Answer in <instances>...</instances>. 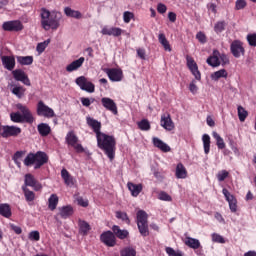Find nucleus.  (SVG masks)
Wrapping results in <instances>:
<instances>
[{"label": "nucleus", "instance_id": "0eeeda50", "mask_svg": "<svg viewBox=\"0 0 256 256\" xmlns=\"http://www.w3.org/2000/svg\"><path fill=\"white\" fill-rule=\"evenodd\" d=\"M0 135L4 139H9V137H19V135H21V128L9 125L1 126Z\"/></svg>", "mask_w": 256, "mask_h": 256}, {"label": "nucleus", "instance_id": "4d7b16f0", "mask_svg": "<svg viewBox=\"0 0 256 256\" xmlns=\"http://www.w3.org/2000/svg\"><path fill=\"white\" fill-rule=\"evenodd\" d=\"M158 199H160V201H172L171 195L167 194L165 191H161L158 194Z\"/></svg>", "mask_w": 256, "mask_h": 256}, {"label": "nucleus", "instance_id": "c756f323", "mask_svg": "<svg viewBox=\"0 0 256 256\" xmlns=\"http://www.w3.org/2000/svg\"><path fill=\"white\" fill-rule=\"evenodd\" d=\"M59 211V215L62 219H69V217L74 213L73 206L71 205L63 206L59 208Z\"/></svg>", "mask_w": 256, "mask_h": 256}, {"label": "nucleus", "instance_id": "f257e3e1", "mask_svg": "<svg viewBox=\"0 0 256 256\" xmlns=\"http://www.w3.org/2000/svg\"><path fill=\"white\" fill-rule=\"evenodd\" d=\"M41 26L45 31L53 29L57 31L61 26V19H63V14L59 11H49L46 8H41L40 10Z\"/></svg>", "mask_w": 256, "mask_h": 256}, {"label": "nucleus", "instance_id": "603ef678", "mask_svg": "<svg viewBox=\"0 0 256 256\" xmlns=\"http://www.w3.org/2000/svg\"><path fill=\"white\" fill-rule=\"evenodd\" d=\"M28 239L30 241H40L41 240V234L37 230L31 231L28 234Z\"/></svg>", "mask_w": 256, "mask_h": 256}, {"label": "nucleus", "instance_id": "6e6d98bb", "mask_svg": "<svg viewBox=\"0 0 256 256\" xmlns=\"http://www.w3.org/2000/svg\"><path fill=\"white\" fill-rule=\"evenodd\" d=\"M23 155H25V152L23 151H17L15 152L14 156H13V161L16 165H18L19 167H21V162H19V159H21V157H23Z\"/></svg>", "mask_w": 256, "mask_h": 256}, {"label": "nucleus", "instance_id": "393cba45", "mask_svg": "<svg viewBox=\"0 0 256 256\" xmlns=\"http://www.w3.org/2000/svg\"><path fill=\"white\" fill-rule=\"evenodd\" d=\"M112 232L114 233L115 237L117 239H127L129 237V231L128 230H122L121 227L117 225L112 226Z\"/></svg>", "mask_w": 256, "mask_h": 256}, {"label": "nucleus", "instance_id": "c9c22d12", "mask_svg": "<svg viewBox=\"0 0 256 256\" xmlns=\"http://www.w3.org/2000/svg\"><path fill=\"white\" fill-rule=\"evenodd\" d=\"M22 191L24 193L25 200L27 201V203H29V205H31V203L35 201V192L31 191L25 186H22Z\"/></svg>", "mask_w": 256, "mask_h": 256}, {"label": "nucleus", "instance_id": "a211bd4d", "mask_svg": "<svg viewBox=\"0 0 256 256\" xmlns=\"http://www.w3.org/2000/svg\"><path fill=\"white\" fill-rule=\"evenodd\" d=\"M222 193L229 204L230 211L232 213H237V198H235L227 188H223Z\"/></svg>", "mask_w": 256, "mask_h": 256}, {"label": "nucleus", "instance_id": "69168bd1", "mask_svg": "<svg viewBox=\"0 0 256 256\" xmlns=\"http://www.w3.org/2000/svg\"><path fill=\"white\" fill-rule=\"evenodd\" d=\"M10 229H11L12 231H14V233H16V235H21V233H23V229H21L20 226H17V225H15V224H11V225H10Z\"/></svg>", "mask_w": 256, "mask_h": 256}, {"label": "nucleus", "instance_id": "cd10ccee", "mask_svg": "<svg viewBox=\"0 0 256 256\" xmlns=\"http://www.w3.org/2000/svg\"><path fill=\"white\" fill-rule=\"evenodd\" d=\"M78 227H79V233L80 235H83V237H86V235H89V231H91V225L85 220H78Z\"/></svg>", "mask_w": 256, "mask_h": 256}, {"label": "nucleus", "instance_id": "473e14b6", "mask_svg": "<svg viewBox=\"0 0 256 256\" xmlns=\"http://www.w3.org/2000/svg\"><path fill=\"white\" fill-rule=\"evenodd\" d=\"M57 205H59V196H57V194H51L48 199V209H50V211H55Z\"/></svg>", "mask_w": 256, "mask_h": 256}, {"label": "nucleus", "instance_id": "f704fd0d", "mask_svg": "<svg viewBox=\"0 0 256 256\" xmlns=\"http://www.w3.org/2000/svg\"><path fill=\"white\" fill-rule=\"evenodd\" d=\"M202 143L205 155H209V152L211 151V136H209V134H204L202 136Z\"/></svg>", "mask_w": 256, "mask_h": 256}, {"label": "nucleus", "instance_id": "dca6fc26", "mask_svg": "<svg viewBox=\"0 0 256 256\" xmlns=\"http://www.w3.org/2000/svg\"><path fill=\"white\" fill-rule=\"evenodd\" d=\"M22 187H33L34 191H40V189H42V186L39 183V181H37V179H35V176H33V174L30 173L24 176V185H22Z\"/></svg>", "mask_w": 256, "mask_h": 256}, {"label": "nucleus", "instance_id": "2eb2a0df", "mask_svg": "<svg viewBox=\"0 0 256 256\" xmlns=\"http://www.w3.org/2000/svg\"><path fill=\"white\" fill-rule=\"evenodd\" d=\"M101 103L104 109L110 111V113H113V115H119V110L117 109V103H115V100L109 97H103L101 99Z\"/></svg>", "mask_w": 256, "mask_h": 256}, {"label": "nucleus", "instance_id": "864d4df0", "mask_svg": "<svg viewBox=\"0 0 256 256\" xmlns=\"http://www.w3.org/2000/svg\"><path fill=\"white\" fill-rule=\"evenodd\" d=\"M165 251L168 256H183V252H181L179 250L175 251V249H173L172 247H166Z\"/></svg>", "mask_w": 256, "mask_h": 256}, {"label": "nucleus", "instance_id": "13d9d810", "mask_svg": "<svg viewBox=\"0 0 256 256\" xmlns=\"http://www.w3.org/2000/svg\"><path fill=\"white\" fill-rule=\"evenodd\" d=\"M133 17H135V14H133V12H129V11L124 12L123 14L124 23H131V19H133Z\"/></svg>", "mask_w": 256, "mask_h": 256}, {"label": "nucleus", "instance_id": "39448f33", "mask_svg": "<svg viewBox=\"0 0 256 256\" xmlns=\"http://www.w3.org/2000/svg\"><path fill=\"white\" fill-rule=\"evenodd\" d=\"M147 212L139 210L136 214V223L142 237H149V221Z\"/></svg>", "mask_w": 256, "mask_h": 256}, {"label": "nucleus", "instance_id": "774afa93", "mask_svg": "<svg viewBox=\"0 0 256 256\" xmlns=\"http://www.w3.org/2000/svg\"><path fill=\"white\" fill-rule=\"evenodd\" d=\"M189 91H191L193 93V95H195V93H197L198 88L197 85L195 84V80H193L190 85H189Z\"/></svg>", "mask_w": 256, "mask_h": 256}, {"label": "nucleus", "instance_id": "1a4fd4ad", "mask_svg": "<svg viewBox=\"0 0 256 256\" xmlns=\"http://www.w3.org/2000/svg\"><path fill=\"white\" fill-rule=\"evenodd\" d=\"M100 241L106 245V247H115V245H117V238L111 230L103 232L100 235Z\"/></svg>", "mask_w": 256, "mask_h": 256}, {"label": "nucleus", "instance_id": "6ab92c4d", "mask_svg": "<svg viewBox=\"0 0 256 256\" xmlns=\"http://www.w3.org/2000/svg\"><path fill=\"white\" fill-rule=\"evenodd\" d=\"M101 33L103 35H108L109 37H121L123 33H125V30L119 27L104 26L101 30Z\"/></svg>", "mask_w": 256, "mask_h": 256}, {"label": "nucleus", "instance_id": "c85d7f7f", "mask_svg": "<svg viewBox=\"0 0 256 256\" xmlns=\"http://www.w3.org/2000/svg\"><path fill=\"white\" fill-rule=\"evenodd\" d=\"M153 145L160 149V151H163V153H169V151H171V147L159 138H153Z\"/></svg>", "mask_w": 256, "mask_h": 256}, {"label": "nucleus", "instance_id": "4be33fe9", "mask_svg": "<svg viewBox=\"0 0 256 256\" xmlns=\"http://www.w3.org/2000/svg\"><path fill=\"white\" fill-rule=\"evenodd\" d=\"M83 63H85V57H80L67 65L66 71L68 73H73V71H77V69L83 67Z\"/></svg>", "mask_w": 256, "mask_h": 256}, {"label": "nucleus", "instance_id": "20e7f679", "mask_svg": "<svg viewBox=\"0 0 256 256\" xmlns=\"http://www.w3.org/2000/svg\"><path fill=\"white\" fill-rule=\"evenodd\" d=\"M49 161V157L45 152L38 151L36 153H29L24 159V165L31 167L34 165V169H41L45 163Z\"/></svg>", "mask_w": 256, "mask_h": 256}, {"label": "nucleus", "instance_id": "a18cd8bd", "mask_svg": "<svg viewBox=\"0 0 256 256\" xmlns=\"http://www.w3.org/2000/svg\"><path fill=\"white\" fill-rule=\"evenodd\" d=\"M115 215L117 219H120V221H123L126 225H131V220L129 219L127 212L116 211Z\"/></svg>", "mask_w": 256, "mask_h": 256}, {"label": "nucleus", "instance_id": "b1692460", "mask_svg": "<svg viewBox=\"0 0 256 256\" xmlns=\"http://www.w3.org/2000/svg\"><path fill=\"white\" fill-rule=\"evenodd\" d=\"M127 187L132 197H139V194L141 193V191H143V184H135L133 182H128Z\"/></svg>", "mask_w": 256, "mask_h": 256}, {"label": "nucleus", "instance_id": "7ed1b4c3", "mask_svg": "<svg viewBox=\"0 0 256 256\" xmlns=\"http://www.w3.org/2000/svg\"><path fill=\"white\" fill-rule=\"evenodd\" d=\"M16 109L20 112H13L10 114V119L13 123H28V125H33V123H35V116H33L29 107L18 103L16 104Z\"/></svg>", "mask_w": 256, "mask_h": 256}, {"label": "nucleus", "instance_id": "412c9836", "mask_svg": "<svg viewBox=\"0 0 256 256\" xmlns=\"http://www.w3.org/2000/svg\"><path fill=\"white\" fill-rule=\"evenodd\" d=\"M87 124L89 125V127H91V129H93L96 138L103 134V132H101V122L93 118H87Z\"/></svg>", "mask_w": 256, "mask_h": 256}, {"label": "nucleus", "instance_id": "338daca9", "mask_svg": "<svg viewBox=\"0 0 256 256\" xmlns=\"http://www.w3.org/2000/svg\"><path fill=\"white\" fill-rule=\"evenodd\" d=\"M157 11H158V13L163 15L164 13H167V6L163 3H159L157 6Z\"/></svg>", "mask_w": 256, "mask_h": 256}, {"label": "nucleus", "instance_id": "49530a36", "mask_svg": "<svg viewBox=\"0 0 256 256\" xmlns=\"http://www.w3.org/2000/svg\"><path fill=\"white\" fill-rule=\"evenodd\" d=\"M50 43H51V39H47L44 42L38 43L36 46L37 53H39V55H41V53L45 52V49H47V47H49Z\"/></svg>", "mask_w": 256, "mask_h": 256}, {"label": "nucleus", "instance_id": "9b49d317", "mask_svg": "<svg viewBox=\"0 0 256 256\" xmlns=\"http://www.w3.org/2000/svg\"><path fill=\"white\" fill-rule=\"evenodd\" d=\"M186 65L191 71L192 75L195 77L196 81H201V72L199 71V66L197 65V62H195V59L193 57L187 55L186 56Z\"/></svg>", "mask_w": 256, "mask_h": 256}, {"label": "nucleus", "instance_id": "a19ab883", "mask_svg": "<svg viewBox=\"0 0 256 256\" xmlns=\"http://www.w3.org/2000/svg\"><path fill=\"white\" fill-rule=\"evenodd\" d=\"M227 76H228L227 70L221 69L211 74V79L213 81H219V79L221 78L227 79Z\"/></svg>", "mask_w": 256, "mask_h": 256}, {"label": "nucleus", "instance_id": "7c9ffc66", "mask_svg": "<svg viewBox=\"0 0 256 256\" xmlns=\"http://www.w3.org/2000/svg\"><path fill=\"white\" fill-rule=\"evenodd\" d=\"M176 177L177 179H187V169L183 163H178L176 166Z\"/></svg>", "mask_w": 256, "mask_h": 256}, {"label": "nucleus", "instance_id": "0e129e2a", "mask_svg": "<svg viewBox=\"0 0 256 256\" xmlns=\"http://www.w3.org/2000/svg\"><path fill=\"white\" fill-rule=\"evenodd\" d=\"M196 39L200 42V43H207V36H205V33L203 32H198L196 34Z\"/></svg>", "mask_w": 256, "mask_h": 256}, {"label": "nucleus", "instance_id": "e433bc0d", "mask_svg": "<svg viewBox=\"0 0 256 256\" xmlns=\"http://www.w3.org/2000/svg\"><path fill=\"white\" fill-rule=\"evenodd\" d=\"M0 215L6 219H10L11 215H13L11 206L9 204H0Z\"/></svg>", "mask_w": 256, "mask_h": 256}, {"label": "nucleus", "instance_id": "de8ad7c7", "mask_svg": "<svg viewBox=\"0 0 256 256\" xmlns=\"http://www.w3.org/2000/svg\"><path fill=\"white\" fill-rule=\"evenodd\" d=\"M248 115H249V112H247V110H245L243 106H238V118H239V121H241V123H243L245 119H247Z\"/></svg>", "mask_w": 256, "mask_h": 256}, {"label": "nucleus", "instance_id": "423d86ee", "mask_svg": "<svg viewBox=\"0 0 256 256\" xmlns=\"http://www.w3.org/2000/svg\"><path fill=\"white\" fill-rule=\"evenodd\" d=\"M65 140L67 145L75 149L76 153L85 152V148H83V145L79 144V138L77 137V135H75V132L73 131L68 132Z\"/></svg>", "mask_w": 256, "mask_h": 256}, {"label": "nucleus", "instance_id": "bf43d9fd", "mask_svg": "<svg viewBox=\"0 0 256 256\" xmlns=\"http://www.w3.org/2000/svg\"><path fill=\"white\" fill-rule=\"evenodd\" d=\"M228 177H229V172L227 170H222V171L218 172V174H217V179L220 182L224 181Z\"/></svg>", "mask_w": 256, "mask_h": 256}, {"label": "nucleus", "instance_id": "ddd939ff", "mask_svg": "<svg viewBox=\"0 0 256 256\" xmlns=\"http://www.w3.org/2000/svg\"><path fill=\"white\" fill-rule=\"evenodd\" d=\"M2 29L4 31L17 33L19 31H23V23H21V21L19 20L7 21L3 23Z\"/></svg>", "mask_w": 256, "mask_h": 256}, {"label": "nucleus", "instance_id": "a878e982", "mask_svg": "<svg viewBox=\"0 0 256 256\" xmlns=\"http://www.w3.org/2000/svg\"><path fill=\"white\" fill-rule=\"evenodd\" d=\"M2 65L8 71H13L15 69V57H13V56H2Z\"/></svg>", "mask_w": 256, "mask_h": 256}, {"label": "nucleus", "instance_id": "5701e85b", "mask_svg": "<svg viewBox=\"0 0 256 256\" xmlns=\"http://www.w3.org/2000/svg\"><path fill=\"white\" fill-rule=\"evenodd\" d=\"M61 177L67 187H73L75 185V178L71 176L67 169L63 168L61 170Z\"/></svg>", "mask_w": 256, "mask_h": 256}, {"label": "nucleus", "instance_id": "4468645a", "mask_svg": "<svg viewBox=\"0 0 256 256\" xmlns=\"http://www.w3.org/2000/svg\"><path fill=\"white\" fill-rule=\"evenodd\" d=\"M12 75L15 81H20V83H23V85L31 87V80L29 79V76L27 75V73H25V71L21 69H16L12 71Z\"/></svg>", "mask_w": 256, "mask_h": 256}, {"label": "nucleus", "instance_id": "5fc2aeb1", "mask_svg": "<svg viewBox=\"0 0 256 256\" xmlns=\"http://www.w3.org/2000/svg\"><path fill=\"white\" fill-rule=\"evenodd\" d=\"M225 21L217 22L214 26L215 33H223L225 31Z\"/></svg>", "mask_w": 256, "mask_h": 256}, {"label": "nucleus", "instance_id": "8fccbe9b", "mask_svg": "<svg viewBox=\"0 0 256 256\" xmlns=\"http://www.w3.org/2000/svg\"><path fill=\"white\" fill-rule=\"evenodd\" d=\"M246 41L250 47H256V33H250L246 36Z\"/></svg>", "mask_w": 256, "mask_h": 256}, {"label": "nucleus", "instance_id": "58836bf2", "mask_svg": "<svg viewBox=\"0 0 256 256\" xmlns=\"http://www.w3.org/2000/svg\"><path fill=\"white\" fill-rule=\"evenodd\" d=\"M25 91H27V89H25L23 86H14L11 90V93L18 99H23V97H25Z\"/></svg>", "mask_w": 256, "mask_h": 256}, {"label": "nucleus", "instance_id": "c03bdc74", "mask_svg": "<svg viewBox=\"0 0 256 256\" xmlns=\"http://www.w3.org/2000/svg\"><path fill=\"white\" fill-rule=\"evenodd\" d=\"M212 137L215 138L216 140V145L218 147V149H225L226 145H225V141L223 140V138L221 137V135H219V133L217 132H212Z\"/></svg>", "mask_w": 256, "mask_h": 256}, {"label": "nucleus", "instance_id": "4c0bfd02", "mask_svg": "<svg viewBox=\"0 0 256 256\" xmlns=\"http://www.w3.org/2000/svg\"><path fill=\"white\" fill-rule=\"evenodd\" d=\"M64 13L66 17H72L73 19H81V17H83V15L79 11L73 10L71 9V7H66L64 9Z\"/></svg>", "mask_w": 256, "mask_h": 256}, {"label": "nucleus", "instance_id": "2f4dec72", "mask_svg": "<svg viewBox=\"0 0 256 256\" xmlns=\"http://www.w3.org/2000/svg\"><path fill=\"white\" fill-rule=\"evenodd\" d=\"M39 135L41 137H47L51 133V126L47 123H40L37 127Z\"/></svg>", "mask_w": 256, "mask_h": 256}, {"label": "nucleus", "instance_id": "052dcab7", "mask_svg": "<svg viewBox=\"0 0 256 256\" xmlns=\"http://www.w3.org/2000/svg\"><path fill=\"white\" fill-rule=\"evenodd\" d=\"M80 101L83 105V107H90L91 106V103H95V98H85V97H82L80 98Z\"/></svg>", "mask_w": 256, "mask_h": 256}, {"label": "nucleus", "instance_id": "e2e57ef3", "mask_svg": "<svg viewBox=\"0 0 256 256\" xmlns=\"http://www.w3.org/2000/svg\"><path fill=\"white\" fill-rule=\"evenodd\" d=\"M212 241L214 243H225V238H223V236H221L217 233H214V234H212Z\"/></svg>", "mask_w": 256, "mask_h": 256}, {"label": "nucleus", "instance_id": "79ce46f5", "mask_svg": "<svg viewBox=\"0 0 256 256\" xmlns=\"http://www.w3.org/2000/svg\"><path fill=\"white\" fill-rule=\"evenodd\" d=\"M16 59L20 65H33V56H17Z\"/></svg>", "mask_w": 256, "mask_h": 256}, {"label": "nucleus", "instance_id": "3c124183", "mask_svg": "<svg viewBox=\"0 0 256 256\" xmlns=\"http://www.w3.org/2000/svg\"><path fill=\"white\" fill-rule=\"evenodd\" d=\"M218 59L222 67H225V65H229V57L227 56V54L219 52Z\"/></svg>", "mask_w": 256, "mask_h": 256}, {"label": "nucleus", "instance_id": "72a5a7b5", "mask_svg": "<svg viewBox=\"0 0 256 256\" xmlns=\"http://www.w3.org/2000/svg\"><path fill=\"white\" fill-rule=\"evenodd\" d=\"M158 41L162 45V47H164V50H166L169 53H171V51H172L171 44H169V40H167V37L165 36L164 33H160L158 35Z\"/></svg>", "mask_w": 256, "mask_h": 256}, {"label": "nucleus", "instance_id": "ea45409f", "mask_svg": "<svg viewBox=\"0 0 256 256\" xmlns=\"http://www.w3.org/2000/svg\"><path fill=\"white\" fill-rule=\"evenodd\" d=\"M184 243L187 247H190V249H199V247H201V242L191 237H187Z\"/></svg>", "mask_w": 256, "mask_h": 256}, {"label": "nucleus", "instance_id": "680f3d73", "mask_svg": "<svg viewBox=\"0 0 256 256\" xmlns=\"http://www.w3.org/2000/svg\"><path fill=\"white\" fill-rule=\"evenodd\" d=\"M245 7H247V2L245 0H236V11H241V9H245Z\"/></svg>", "mask_w": 256, "mask_h": 256}, {"label": "nucleus", "instance_id": "f8f14e48", "mask_svg": "<svg viewBox=\"0 0 256 256\" xmlns=\"http://www.w3.org/2000/svg\"><path fill=\"white\" fill-rule=\"evenodd\" d=\"M230 51L236 59H239L241 55H245V48L243 47V42L241 40H234L230 45Z\"/></svg>", "mask_w": 256, "mask_h": 256}, {"label": "nucleus", "instance_id": "6e6552de", "mask_svg": "<svg viewBox=\"0 0 256 256\" xmlns=\"http://www.w3.org/2000/svg\"><path fill=\"white\" fill-rule=\"evenodd\" d=\"M36 113L38 117H46L47 119H51L55 116V111H53V109L49 106L45 105L43 101L38 102Z\"/></svg>", "mask_w": 256, "mask_h": 256}, {"label": "nucleus", "instance_id": "aec40b11", "mask_svg": "<svg viewBox=\"0 0 256 256\" xmlns=\"http://www.w3.org/2000/svg\"><path fill=\"white\" fill-rule=\"evenodd\" d=\"M160 125L166 131H173V129H175V123L173 122V119H171V114H163L161 116Z\"/></svg>", "mask_w": 256, "mask_h": 256}, {"label": "nucleus", "instance_id": "9d476101", "mask_svg": "<svg viewBox=\"0 0 256 256\" xmlns=\"http://www.w3.org/2000/svg\"><path fill=\"white\" fill-rule=\"evenodd\" d=\"M75 83L82 91H86L87 93H95V84L89 82L85 76L76 78Z\"/></svg>", "mask_w": 256, "mask_h": 256}, {"label": "nucleus", "instance_id": "f03ea898", "mask_svg": "<svg viewBox=\"0 0 256 256\" xmlns=\"http://www.w3.org/2000/svg\"><path fill=\"white\" fill-rule=\"evenodd\" d=\"M97 147L101 149L110 161L115 159V151L117 150V140L115 136L102 133L96 137Z\"/></svg>", "mask_w": 256, "mask_h": 256}, {"label": "nucleus", "instance_id": "09e8293b", "mask_svg": "<svg viewBox=\"0 0 256 256\" xmlns=\"http://www.w3.org/2000/svg\"><path fill=\"white\" fill-rule=\"evenodd\" d=\"M138 128L141 131H149L151 129V123H149V120L142 119L140 122H138Z\"/></svg>", "mask_w": 256, "mask_h": 256}, {"label": "nucleus", "instance_id": "37998d69", "mask_svg": "<svg viewBox=\"0 0 256 256\" xmlns=\"http://www.w3.org/2000/svg\"><path fill=\"white\" fill-rule=\"evenodd\" d=\"M120 256H137V250L131 246H127L120 250Z\"/></svg>", "mask_w": 256, "mask_h": 256}, {"label": "nucleus", "instance_id": "bb28decb", "mask_svg": "<svg viewBox=\"0 0 256 256\" xmlns=\"http://www.w3.org/2000/svg\"><path fill=\"white\" fill-rule=\"evenodd\" d=\"M206 63H208L210 67H219V65H221V60H219V50H214L213 55L207 58Z\"/></svg>", "mask_w": 256, "mask_h": 256}, {"label": "nucleus", "instance_id": "f3484780", "mask_svg": "<svg viewBox=\"0 0 256 256\" xmlns=\"http://www.w3.org/2000/svg\"><path fill=\"white\" fill-rule=\"evenodd\" d=\"M105 73L107 74L110 81H113V82L123 81V70L121 69L107 68L105 70Z\"/></svg>", "mask_w": 256, "mask_h": 256}]
</instances>
